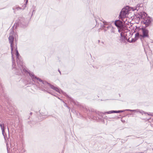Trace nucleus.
Listing matches in <instances>:
<instances>
[{
    "label": "nucleus",
    "instance_id": "1",
    "mask_svg": "<svg viewBox=\"0 0 153 153\" xmlns=\"http://www.w3.org/2000/svg\"><path fill=\"white\" fill-rule=\"evenodd\" d=\"M129 10L128 9L126 8H123L119 16L120 18L123 19L126 17L127 15L128 14Z\"/></svg>",
    "mask_w": 153,
    "mask_h": 153
},
{
    "label": "nucleus",
    "instance_id": "2",
    "mask_svg": "<svg viewBox=\"0 0 153 153\" xmlns=\"http://www.w3.org/2000/svg\"><path fill=\"white\" fill-rule=\"evenodd\" d=\"M9 41L10 43V47L11 49V53L12 56L13 55V49H14V45L13 44V42L14 40V37L12 36H10L8 38Z\"/></svg>",
    "mask_w": 153,
    "mask_h": 153
},
{
    "label": "nucleus",
    "instance_id": "3",
    "mask_svg": "<svg viewBox=\"0 0 153 153\" xmlns=\"http://www.w3.org/2000/svg\"><path fill=\"white\" fill-rule=\"evenodd\" d=\"M141 30L142 34L140 35V36L143 37H149V31L145 28H141L140 29Z\"/></svg>",
    "mask_w": 153,
    "mask_h": 153
},
{
    "label": "nucleus",
    "instance_id": "4",
    "mask_svg": "<svg viewBox=\"0 0 153 153\" xmlns=\"http://www.w3.org/2000/svg\"><path fill=\"white\" fill-rule=\"evenodd\" d=\"M143 23L145 25L146 27H148L150 24L151 21L149 19H145L143 21Z\"/></svg>",
    "mask_w": 153,
    "mask_h": 153
},
{
    "label": "nucleus",
    "instance_id": "5",
    "mask_svg": "<svg viewBox=\"0 0 153 153\" xmlns=\"http://www.w3.org/2000/svg\"><path fill=\"white\" fill-rule=\"evenodd\" d=\"M115 25L119 27L120 29H121L122 27V22L119 20L116 21L115 22Z\"/></svg>",
    "mask_w": 153,
    "mask_h": 153
},
{
    "label": "nucleus",
    "instance_id": "6",
    "mask_svg": "<svg viewBox=\"0 0 153 153\" xmlns=\"http://www.w3.org/2000/svg\"><path fill=\"white\" fill-rule=\"evenodd\" d=\"M139 33H137L135 34V37L134 39H132L131 40V42H134L137 40L138 39L139 36Z\"/></svg>",
    "mask_w": 153,
    "mask_h": 153
},
{
    "label": "nucleus",
    "instance_id": "7",
    "mask_svg": "<svg viewBox=\"0 0 153 153\" xmlns=\"http://www.w3.org/2000/svg\"><path fill=\"white\" fill-rule=\"evenodd\" d=\"M14 50L16 52V57L17 58L19 56V54L18 53V52L17 50V46H16L15 47H14V49L13 50Z\"/></svg>",
    "mask_w": 153,
    "mask_h": 153
},
{
    "label": "nucleus",
    "instance_id": "8",
    "mask_svg": "<svg viewBox=\"0 0 153 153\" xmlns=\"http://www.w3.org/2000/svg\"><path fill=\"white\" fill-rule=\"evenodd\" d=\"M122 111H110V113H119L120 112H122Z\"/></svg>",
    "mask_w": 153,
    "mask_h": 153
},
{
    "label": "nucleus",
    "instance_id": "9",
    "mask_svg": "<svg viewBox=\"0 0 153 153\" xmlns=\"http://www.w3.org/2000/svg\"><path fill=\"white\" fill-rule=\"evenodd\" d=\"M0 126L2 130V132H4V124H0Z\"/></svg>",
    "mask_w": 153,
    "mask_h": 153
},
{
    "label": "nucleus",
    "instance_id": "10",
    "mask_svg": "<svg viewBox=\"0 0 153 153\" xmlns=\"http://www.w3.org/2000/svg\"><path fill=\"white\" fill-rule=\"evenodd\" d=\"M53 88V89H54V90H56V91H57V92H58V91H59V89L58 88H55V87H53V88Z\"/></svg>",
    "mask_w": 153,
    "mask_h": 153
},
{
    "label": "nucleus",
    "instance_id": "11",
    "mask_svg": "<svg viewBox=\"0 0 153 153\" xmlns=\"http://www.w3.org/2000/svg\"><path fill=\"white\" fill-rule=\"evenodd\" d=\"M103 23H104V24L105 25H107V23L106 22H103Z\"/></svg>",
    "mask_w": 153,
    "mask_h": 153
}]
</instances>
